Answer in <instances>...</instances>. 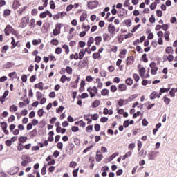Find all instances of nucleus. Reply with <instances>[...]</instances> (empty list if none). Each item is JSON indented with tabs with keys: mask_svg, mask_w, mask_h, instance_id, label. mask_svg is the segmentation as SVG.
I'll use <instances>...</instances> for the list:
<instances>
[{
	"mask_svg": "<svg viewBox=\"0 0 177 177\" xmlns=\"http://www.w3.org/2000/svg\"><path fill=\"white\" fill-rule=\"evenodd\" d=\"M124 23L127 27H131V26H132V21H131V19H126L124 21Z\"/></svg>",
	"mask_w": 177,
	"mask_h": 177,
	"instance_id": "nucleus-40",
	"label": "nucleus"
},
{
	"mask_svg": "<svg viewBox=\"0 0 177 177\" xmlns=\"http://www.w3.org/2000/svg\"><path fill=\"white\" fill-rule=\"evenodd\" d=\"M95 130L96 131V132H99V131H100V124H95L94 126Z\"/></svg>",
	"mask_w": 177,
	"mask_h": 177,
	"instance_id": "nucleus-64",
	"label": "nucleus"
},
{
	"mask_svg": "<svg viewBox=\"0 0 177 177\" xmlns=\"http://www.w3.org/2000/svg\"><path fill=\"white\" fill-rule=\"evenodd\" d=\"M133 78L134 81H136V82H139V80H140V77L137 73L133 74Z\"/></svg>",
	"mask_w": 177,
	"mask_h": 177,
	"instance_id": "nucleus-37",
	"label": "nucleus"
},
{
	"mask_svg": "<svg viewBox=\"0 0 177 177\" xmlns=\"http://www.w3.org/2000/svg\"><path fill=\"white\" fill-rule=\"evenodd\" d=\"M125 84L129 86H131V85L133 84V80H132L131 77H129L125 80Z\"/></svg>",
	"mask_w": 177,
	"mask_h": 177,
	"instance_id": "nucleus-30",
	"label": "nucleus"
},
{
	"mask_svg": "<svg viewBox=\"0 0 177 177\" xmlns=\"http://www.w3.org/2000/svg\"><path fill=\"white\" fill-rule=\"evenodd\" d=\"M38 135V131L37 129H34L30 133V138H35Z\"/></svg>",
	"mask_w": 177,
	"mask_h": 177,
	"instance_id": "nucleus-23",
	"label": "nucleus"
},
{
	"mask_svg": "<svg viewBox=\"0 0 177 177\" xmlns=\"http://www.w3.org/2000/svg\"><path fill=\"white\" fill-rule=\"evenodd\" d=\"M142 60L144 63H147V62H149V59H147V54L145 53L142 55Z\"/></svg>",
	"mask_w": 177,
	"mask_h": 177,
	"instance_id": "nucleus-43",
	"label": "nucleus"
},
{
	"mask_svg": "<svg viewBox=\"0 0 177 177\" xmlns=\"http://www.w3.org/2000/svg\"><path fill=\"white\" fill-rule=\"evenodd\" d=\"M93 42H95V39H93V37H90L87 41L88 48H91V46H92V44H93Z\"/></svg>",
	"mask_w": 177,
	"mask_h": 177,
	"instance_id": "nucleus-24",
	"label": "nucleus"
},
{
	"mask_svg": "<svg viewBox=\"0 0 177 177\" xmlns=\"http://www.w3.org/2000/svg\"><path fill=\"white\" fill-rule=\"evenodd\" d=\"M110 93V91L107 88H103L101 91V95L102 96H109V94Z\"/></svg>",
	"mask_w": 177,
	"mask_h": 177,
	"instance_id": "nucleus-18",
	"label": "nucleus"
},
{
	"mask_svg": "<svg viewBox=\"0 0 177 177\" xmlns=\"http://www.w3.org/2000/svg\"><path fill=\"white\" fill-rule=\"evenodd\" d=\"M84 56H85V51H84V49H82L79 53V59H80V60H82V59H84Z\"/></svg>",
	"mask_w": 177,
	"mask_h": 177,
	"instance_id": "nucleus-38",
	"label": "nucleus"
},
{
	"mask_svg": "<svg viewBox=\"0 0 177 177\" xmlns=\"http://www.w3.org/2000/svg\"><path fill=\"white\" fill-rule=\"evenodd\" d=\"M20 5L21 4L20 3V1L19 0H14L12 8L14 10H17V9H19V8H20Z\"/></svg>",
	"mask_w": 177,
	"mask_h": 177,
	"instance_id": "nucleus-10",
	"label": "nucleus"
},
{
	"mask_svg": "<svg viewBox=\"0 0 177 177\" xmlns=\"http://www.w3.org/2000/svg\"><path fill=\"white\" fill-rule=\"evenodd\" d=\"M132 156V151H129L124 156L122 157V160H125L126 158H128V157H131Z\"/></svg>",
	"mask_w": 177,
	"mask_h": 177,
	"instance_id": "nucleus-41",
	"label": "nucleus"
},
{
	"mask_svg": "<svg viewBox=\"0 0 177 177\" xmlns=\"http://www.w3.org/2000/svg\"><path fill=\"white\" fill-rule=\"evenodd\" d=\"M157 154H158V152L156 151H151L148 153V158L149 160H155L157 157Z\"/></svg>",
	"mask_w": 177,
	"mask_h": 177,
	"instance_id": "nucleus-8",
	"label": "nucleus"
},
{
	"mask_svg": "<svg viewBox=\"0 0 177 177\" xmlns=\"http://www.w3.org/2000/svg\"><path fill=\"white\" fill-rule=\"evenodd\" d=\"M46 16H47L46 11L40 13V15H39L40 19H45V17H46Z\"/></svg>",
	"mask_w": 177,
	"mask_h": 177,
	"instance_id": "nucleus-63",
	"label": "nucleus"
},
{
	"mask_svg": "<svg viewBox=\"0 0 177 177\" xmlns=\"http://www.w3.org/2000/svg\"><path fill=\"white\" fill-rule=\"evenodd\" d=\"M118 16L120 19H125L127 16H128V11L124 8H121L119 11H118Z\"/></svg>",
	"mask_w": 177,
	"mask_h": 177,
	"instance_id": "nucleus-4",
	"label": "nucleus"
},
{
	"mask_svg": "<svg viewBox=\"0 0 177 177\" xmlns=\"http://www.w3.org/2000/svg\"><path fill=\"white\" fill-rule=\"evenodd\" d=\"M15 120H16V118L15 117V115H12L8 118V122L9 123L13 122Z\"/></svg>",
	"mask_w": 177,
	"mask_h": 177,
	"instance_id": "nucleus-46",
	"label": "nucleus"
},
{
	"mask_svg": "<svg viewBox=\"0 0 177 177\" xmlns=\"http://www.w3.org/2000/svg\"><path fill=\"white\" fill-rule=\"evenodd\" d=\"M163 99L165 104H169V103H171V99L167 97V96H165Z\"/></svg>",
	"mask_w": 177,
	"mask_h": 177,
	"instance_id": "nucleus-57",
	"label": "nucleus"
},
{
	"mask_svg": "<svg viewBox=\"0 0 177 177\" xmlns=\"http://www.w3.org/2000/svg\"><path fill=\"white\" fill-rule=\"evenodd\" d=\"M50 9H55L56 8V5L55 4V1H53V0L50 1Z\"/></svg>",
	"mask_w": 177,
	"mask_h": 177,
	"instance_id": "nucleus-56",
	"label": "nucleus"
},
{
	"mask_svg": "<svg viewBox=\"0 0 177 177\" xmlns=\"http://www.w3.org/2000/svg\"><path fill=\"white\" fill-rule=\"evenodd\" d=\"M150 99H151L152 100L154 99H156V97H158V99H160V97H161V93H159L156 92V91H153L150 96H149Z\"/></svg>",
	"mask_w": 177,
	"mask_h": 177,
	"instance_id": "nucleus-11",
	"label": "nucleus"
},
{
	"mask_svg": "<svg viewBox=\"0 0 177 177\" xmlns=\"http://www.w3.org/2000/svg\"><path fill=\"white\" fill-rule=\"evenodd\" d=\"M71 131L72 132H78V131H80V128H78L77 126H73L71 127Z\"/></svg>",
	"mask_w": 177,
	"mask_h": 177,
	"instance_id": "nucleus-60",
	"label": "nucleus"
},
{
	"mask_svg": "<svg viewBox=\"0 0 177 177\" xmlns=\"http://www.w3.org/2000/svg\"><path fill=\"white\" fill-rule=\"evenodd\" d=\"M91 118L94 120L96 121L99 118V115L97 113H95L93 115H91Z\"/></svg>",
	"mask_w": 177,
	"mask_h": 177,
	"instance_id": "nucleus-62",
	"label": "nucleus"
},
{
	"mask_svg": "<svg viewBox=\"0 0 177 177\" xmlns=\"http://www.w3.org/2000/svg\"><path fill=\"white\" fill-rule=\"evenodd\" d=\"M145 73H146V68H141L139 70V74H140V77H145Z\"/></svg>",
	"mask_w": 177,
	"mask_h": 177,
	"instance_id": "nucleus-35",
	"label": "nucleus"
},
{
	"mask_svg": "<svg viewBox=\"0 0 177 177\" xmlns=\"http://www.w3.org/2000/svg\"><path fill=\"white\" fill-rule=\"evenodd\" d=\"M91 117V115H84V119L87 122V124H91V122H92V119H90L89 118Z\"/></svg>",
	"mask_w": 177,
	"mask_h": 177,
	"instance_id": "nucleus-33",
	"label": "nucleus"
},
{
	"mask_svg": "<svg viewBox=\"0 0 177 177\" xmlns=\"http://www.w3.org/2000/svg\"><path fill=\"white\" fill-rule=\"evenodd\" d=\"M62 48L65 50L66 55H68L70 53V48L66 44L63 45Z\"/></svg>",
	"mask_w": 177,
	"mask_h": 177,
	"instance_id": "nucleus-39",
	"label": "nucleus"
},
{
	"mask_svg": "<svg viewBox=\"0 0 177 177\" xmlns=\"http://www.w3.org/2000/svg\"><path fill=\"white\" fill-rule=\"evenodd\" d=\"M66 71L68 74L71 75V74H73V68H71L70 66H67L66 68Z\"/></svg>",
	"mask_w": 177,
	"mask_h": 177,
	"instance_id": "nucleus-47",
	"label": "nucleus"
},
{
	"mask_svg": "<svg viewBox=\"0 0 177 177\" xmlns=\"http://www.w3.org/2000/svg\"><path fill=\"white\" fill-rule=\"evenodd\" d=\"M42 94H41V92H39V91H37V93H36V97H37V100H39L40 99H42Z\"/></svg>",
	"mask_w": 177,
	"mask_h": 177,
	"instance_id": "nucleus-52",
	"label": "nucleus"
},
{
	"mask_svg": "<svg viewBox=\"0 0 177 177\" xmlns=\"http://www.w3.org/2000/svg\"><path fill=\"white\" fill-rule=\"evenodd\" d=\"M94 41L95 42V45H100V42H102V36H97L94 39Z\"/></svg>",
	"mask_w": 177,
	"mask_h": 177,
	"instance_id": "nucleus-21",
	"label": "nucleus"
},
{
	"mask_svg": "<svg viewBox=\"0 0 177 177\" xmlns=\"http://www.w3.org/2000/svg\"><path fill=\"white\" fill-rule=\"evenodd\" d=\"M87 92H88L90 95V97L93 98L95 96H97L99 99L102 97V94H98V90L97 87L93 86V87H88L87 88Z\"/></svg>",
	"mask_w": 177,
	"mask_h": 177,
	"instance_id": "nucleus-1",
	"label": "nucleus"
},
{
	"mask_svg": "<svg viewBox=\"0 0 177 177\" xmlns=\"http://www.w3.org/2000/svg\"><path fill=\"white\" fill-rule=\"evenodd\" d=\"M62 27H63V24L58 23L55 25V28L53 32V35H54V37H57V35L60 34Z\"/></svg>",
	"mask_w": 177,
	"mask_h": 177,
	"instance_id": "nucleus-3",
	"label": "nucleus"
},
{
	"mask_svg": "<svg viewBox=\"0 0 177 177\" xmlns=\"http://www.w3.org/2000/svg\"><path fill=\"white\" fill-rule=\"evenodd\" d=\"M171 32H169V31H166L164 33V37H165V41H167V42H169V41H171V39H169V35H170Z\"/></svg>",
	"mask_w": 177,
	"mask_h": 177,
	"instance_id": "nucleus-25",
	"label": "nucleus"
},
{
	"mask_svg": "<svg viewBox=\"0 0 177 177\" xmlns=\"http://www.w3.org/2000/svg\"><path fill=\"white\" fill-rule=\"evenodd\" d=\"M35 88H37L38 89H39V91H44V83L41 82L39 84H36L35 85Z\"/></svg>",
	"mask_w": 177,
	"mask_h": 177,
	"instance_id": "nucleus-22",
	"label": "nucleus"
},
{
	"mask_svg": "<svg viewBox=\"0 0 177 177\" xmlns=\"http://www.w3.org/2000/svg\"><path fill=\"white\" fill-rule=\"evenodd\" d=\"M98 106H100V100H96L93 102L92 107L93 109H96V107H98Z\"/></svg>",
	"mask_w": 177,
	"mask_h": 177,
	"instance_id": "nucleus-29",
	"label": "nucleus"
},
{
	"mask_svg": "<svg viewBox=\"0 0 177 177\" xmlns=\"http://www.w3.org/2000/svg\"><path fill=\"white\" fill-rule=\"evenodd\" d=\"M78 171H80V168H77V169L73 171V177L78 176Z\"/></svg>",
	"mask_w": 177,
	"mask_h": 177,
	"instance_id": "nucleus-59",
	"label": "nucleus"
},
{
	"mask_svg": "<svg viewBox=\"0 0 177 177\" xmlns=\"http://www.w3.org/2000/svg\"><path fill=\"white\" fill-rule=\"evenodd\" d=\"M13 27L10 25H7L6 27L4 29V33L7 37H9L10 32L13 31Z\"/></svg>",
	"mask_w": 177,
	"mask_h": 177,
	"instance_id": "nucleus-7",
	"label": "nucleus"
},
{
	"mask_svg": "<svg viewBox=\"0 0 177 177\" xmlns=\"http://www.w3.org/2000/svg\"><path fill=\"white\" fill-rule=\"evenodd\" d=\"M12 13V10L9 9H6L3 11V17H8V16H10V14Z\"/></svg>",
	"mask_w": 177,
	"mask_h": 177,
	"instance_id": "nucleus-31",
	"label": "nucleus"
},
{
	"mask_svg": "<svg viewBox=\"0 0 177 177\" xmlns=\"http://www.w3.org/2000/svg\"><path fill=\"white\" fill-rule=\"evenodd\" d=\"M27 9V6H24L22 8H20L19 10H17V13L19 16H21L23 13H24L25 10Z\"/></svg>",
	"mask_w": 177,
	"mask_h": 177,
	"instance_id": "nucleus-20",
	"label": "nucleus"
},
{
	"mask_svg": "<svg viewBox=\"0 0 177 177\" xmlns=\"http://www.w3.org/2000/svg\"><path fill=\"white\" fill-rule=\"evenodd\" d=\"M28 162H31V160H23L21 162L22 167H27V165H28Z\"/></svg>",
	"mask_w": 177,
	"mask_h": 177,
	"instance_id": "nucleus-53",
	"label": "nucleus"
},
{
	"mask_svg": "<svg viewBox=\"0 0 177 177\" xmlns=\"http://www.w3.org/2000/svg\"><path fill=\"white\" fill-rule=\"evenodd\" d=\"M82 28H84L85 31H88V30H91V26L89 25L85 26V24H82Z\"/></svg>",
	"mask_w": 177,
	"mask_h": 177,
	"instance_id": "nucleus-49",
	"label": "nucleus"
},
{
	"mask_svg": "<svg viewBox=\"0 0 177 177\" xmlns=\"http://www.w3.org/2000/svg\"><path fill=\"white\" fill-rule=\"evenodd\" d=\"M11 49H15V48H16V46H17V45L19 44V42H16V41L15 40V37H11Z\"/></svg>",
	"mask_w": 177,
	"mask_h": 177,
	"instance_id": "nucleus-16",
	"label": "nucleus"
},
{
	"mask_svg": "<svg viewBox=\"0 0 177 177\" xmlns=\"http://www.w3.org/2000/svg\"><path fill=\"white\" fill-rule=\"evenodd\" d=\"M158 71V67L152 68L151 70V73L153 75H156L157 74V71Z\"/></svg>",
	"mask_w": 177,
	"mask_h": 177,
	"instance_id": "nucleus-45",
	"label": "nucleus"
},
{
	"mask_svg": "<svg viewBox=\"0 0 177 177\" xmlns=\"http://www.w3.org/2000/svg\"><path fill=\"white\" fill-rule=\"evenodd\" d=\"M135 62V58L133 56L128 57L126 59V64L127 66H131Z\"/></svg>",
	"mask_w": 177,
	"mask_h": 177,
	"instance_id": "nucleus-9",
	"label": "nucleus"
},
{
	"mask_svg": "<svg viewBox=\"0 0 177 177\" xmlns=\"http://www.w3.org/2000/svg\"><path fill=\"white\" fill-rule=\"evenodd\" d=\"M93 131V125H88L86 128V132L89 133Z\"/></svg>",
	"mask_w": 177,
	"mask_h": 177,
	"instance_id": "nucleus-44",
	"label": "nucleus"
},
{
	"mask_svg": "<svg viewBox=\"0 0 177 177\" xmlns=\"http://www.w3.org/2000/svg\"><path fill=\"white\" fill-rule=\"evenodd\" d=\"M71 78L68 77L67 76H66L65 75H63L61 78H60V82L62 84H64V82H66V81H71Z\"/></svg>",
	"mask_w": 177,
	"mask_h": 177,
	"instance_id": "nucleus-17",
	"label": "nucleus"
},
{
	"mask_svg": "<svg viewBox=\"0 0 177 177\" xmlns=\"http://www.w3.org/2000/svg\"><path fill=\"white\" fill-rule=\"evenodd\" d=\"M32 45H34L35 46L37 45H39V44H41V39H34L32 41Z\"/></svg>",
	"mask_w": 177,
	"mask_h": 177,
	"instance_id": "nucleus-48",
	"label": "nucleus"
},
{
	"mask_svg": "<svg viewBox=\"0 0 177 177\" xmlns=\"http://www.w3.org/2000/svg\"><path fill=\"white\" fill-rule=\"evenodd\" d=\"M110 90L111 92H113L114 93V92H117V86L115 85H112L111 86Z\"/></svg>",
	"mask_w": 177,
	"mask_h": 177,
	"instance_id": "nucleus-58",
	"label": "nucleus"
},
{
	"mask_svg": "<svg viewBox=\"0 0 177 177\" xmlns=\"http://www.w3.org/2000/svg\"><path fill=\"white\" fill-rule=\"evenodd\" d=\"M70 168H75L77 167V162L75 161H72L69 164Z\"/></svg>",
	"mask_w": 177,
	"mask_h": 177,
	"instance_id": "nucleus-54",
	"label": "nucleus"
},
{
	"mask_svg": "<svg viewBox=\"0 0 177 177\" xmlns=\"http://www.w3.org/2000/svg\"><path fill=\"white\" fill-rule=\"evenodd\" d=\"M169 88H162L160 89V92L159 93H165V92H169Z\"/></svg>",
	"mask_w": 177,
	"mask_h": 177,
	"instance_id": "nucleus-61",
	"label": "nucleus"
},
{
	"mask_svg": "<svg viewBox=\"0 0 177 177\" xmlns=\"http://www.w3.org/2000/svg\"><path fill=\"white\" fill-rule=\"evenodd\" d=\"M115 26L113 25V24H111L108 26V32L112 35V37H114L115 35Z\"/></svg>",
	"mask_w": 177,
	"mask_h": 177,
	"instance_id": "nucleus-6",
	"label": "nucleus"
},
{
	"mask_svg": "<svg viewBox=\"0 0 177 177\" xmlns=\"http://www.w3.org/2000/svg\"><path fill=\"white\" fill-rule=\"evenodd\" d=\"M98 6H99V1H89L87 4L88 9H95L97 8Z\"/></svg>",
	"mask_w": 177,
	"mask_h": 177,
	"instance_id": "nucleus-5",
	"label": "nucleus"
},
{
	"mask_svg": "<svg viewBox=\"0 0 177 177\" xmlns=\"http://www.w3.org/2000/svg\"><path fill=\"white\" fill-rule=\"evenodd\" d=\"M99 57H100V53H94L93 54V58L95 59V60H96V59H99Z\"/></svg>",
	"mask_w": 177,
	"mask_h": 177,
	"instance_id": "nucleus-55",
	"label": "nucleus"
},
{
	"mask_svg": "<svg viewBox=\"0 0 177 177\" xmlns=\"http://www.w3.org/2000/svg\"><path fill=\"white\" fill-rule=\"evenodd\" d=\"M165 53L167 55H172L174 54V48H172L171 46L167 47L165 49Z\"/></svg>",
	"mask_w": 177,
	"mask_h": 177,
	"instance_id": "nucleus-19",
	"label": "nucleus"
},
{
	"mask_svg": "<svg viewBox=\"0 0 177 177\" xmlns=\"http://www.w3.org/2000/svg\"><path fill=\"white\" fill-rule=\"evenodd\" d=\"M118 91L120 92H125V91H127V89H128V87L127 86V84H118Z\"/></svg>",
	"mask_w": 177,
	"mask_h": 177,
	"instance_id": "nucleus-12",
	"label": "nucleus"
},
{
	"mask_svg": "<svg viewBox=\"0 0 177 177\" xmlns=\"http://www.w3.org/2000/svg\"><path fill=\"white\" fill-rule=\"evenodd\" d=\"M78 82H80V77H78L75 82H71L72 88H77V85H78Z\"/></svg>",
	"mask_w": 177,
	"mask_h": 177,
	"instance_id": "nucleus-34",
	"label": "nucleus"
},
{
	"mask_svg": "<svg viewBox=\"0 0 177 177\" xmlns=\"http://www.w3.org/2000/svg\"><path fill=\"white\" fill-rule=\"evenodd\" d=\"M95 160L97 162H100L103 160V155L100 153V151L99 150L96 152Z\"/></svg>",
	"mask_w": 177,
	"mask_h": 177,
	"instance_id": "nucleus-13",
	"label": "nucleus"
},
{
	"mask_svg": "<svg viewBox=\"0 0 177 177\" xmlns=\"http://www.w3.org/2000/svg\"><path fill=\"white\" fill-rule=\"evenodd\" d=\"M29 27L30 28H35V19L32 18L29 22Z\"/></svg>",
	"mask_w": 177,
	"mask_h": 177,
	"instance_id": "nucleus-27",
	"label": "nucleus"
},
{
	"mask_svg": "<svg viewBox=\"0 0 177 177\" xmlns=\"http://www.w3.org/2000/svg\"><path fill=\"white\" fill-rule=\"evenodd\" d=\"M18 140L20 143H26L27 142V137L21 136L18 138Z\"/></svg>",
	"mask_w": 177,
	"mask_h": 177,
	"instance_id": "nucleus-36",
	"label": "nucleus"
},
{
	"mask_svg": "<svg viewBox=\"0 0 177 177\" xmlns=\"http://www.w3.org/2000/svg\"><path fill=\"white\" fill-rule=\"evenodd\" d=\"M48 135H49V136H48L47 140L48 142H53V140H54L53 136L55 135V133H53V131H50L48 133Z\"/></svg>",
	"mask_w": 177,
	"mask_h": 177,
	"instance_id": "nucleus-26",
	"label": "nucleus"
},
{
	"mask_svg": "<svg viewBox=\"0 0 177 177\" xmlns=\"http://www.w3.org/2000/svg\"><path fill=\"white\" fill-rule=\"evenodd\" d=\"M102 38L104 42H109V41L111 40V37H110V35H109V33H104L102 35Z\"/></svg>",
	"mask_w": 177,
	"mask_h": 177,
	"instance_id": "nucleus-15",
	"label": "nucleus"
},
{
	"mask_svg": "<svg viewBox=\"0 0 177 177\" xmlns=\"http://www.w3.org/2000/svg\"><path fill=\"white\" fill-rule=\"evenodd\" d=\"M86 17H88V15L85 13H82L80 17V22L85 21V20H86Z\"/></svg>",
	"mask_w": 177,
	"mask_h": 177,
	"instance_id": "nucleus-32",
	"label": "nucleus"
},
{
	"mask_svg": "<svg viewBox=\"0 0 177 177\" xmlns=\"http://www.w3.org/2000/svg\"><path fill=\"white\" fill-rule=\"evenodd\" d=\"M30 21V18L27 16H25L21 18V22L19 24V27L21 28H24L25 27H27V25L28 24Z\"/></svg>",
	"mask_w": 177,
	"mask_h": 177,
	"instance_id": "nucleus-2",
	"label": "nucleus"
},
{
	"mask_svg": "<svg viewBox=\"0 0 177 177\" xmlns=\"http://www.w3.org/2000/svg\"><path fill=\"white\" fill-rule=\"evenodd\" d=\"M127 55V50L124 49L122 50L120 54H119V57L120 59H125V55Z\"/></svg>",
	"mask_w": 177,
	"mask_h": 177,
	"instance_id": "nucleus-28",
	"label": "nucleus"
},
{
	"mask_svg": "<svg viewBox=\"0 0 177 177\" xmlns=\"http://www.w3.org/2000/svg\"><path fill=\"white\" fill-rule=\"evenodd\" d=\"M163 60L165 62L168 60V62H173L174 60V55L172 54H169L168 56L167 55H163Z\"/></svg>",
	"mask_w": 177,
	"mask_h": 177,
	"instance_id": "nucleus-14",
	"label": "nucleus"
},
{
	"mask_svg": "<svg viewBox=\"0 0 177 177\" xmlns=\"http://www.w3.org/2000/svg\"><path fill=\"white\" fill-rule=\"evenodd\" d=\"M50 44H51V45L57 46V45H59V40H57L56 39H52L50 41Z\"/></svg>",
	"mask_w": 177,
	"mask_h": 177,
	"instance_id": "nucleus-50",
	"label": "nucleus"
},
{
	"mask_svg": "<svg viewBox=\"0 0 177 177\" xmlns=\"http://www.w3.org/2000/svg\"><path fill=\"white\" fill-rule=\"evenodd\" d=\"M24 149V146H23V144H21V142L19 143L17 146L18 151H21Z\"/></svg>",
	"mask_w": 177,
	"mask_h": 177,
	"instance_id": "nucleus-51",
	"label": "nucleus"
},
{
	"mask_svg": "<svg viewBox=\"0 0 177 177\" xmlns=\"http://www.w3.org/2000/svg\"><path fill=\"white\" fill-rule=\"evenodd\" d=\"M18 109L17 106L15 104L12 105L10 107V111L11 113H13L14 112H16V111Z\"/></svg>",
	"mask_w": 177,
	"mask_h": 177,
	"instance_id": "nucleus-42",
	"label": "nucleus"
}]
</instances>
